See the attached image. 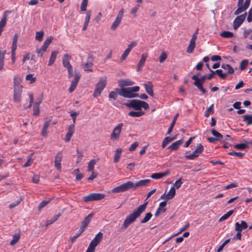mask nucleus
<instances>
[{
	"label": "nucleus",
	"instance_id": "obj_1",
	"mask_svg": "<svg viewBox=\"0 0 252 252\" xmlns=\"http://www.w3.org/2000/svg\"><path fill=\"white\" fill-rule=\"evenodd\" d=\"M147 204L148 202H146L143 204L140 205L137 209H135L132 213L127 216L121 226V229H125L127 228L132 223L135 221L145 211Z\"/></svg>",
	"mask_w": 252,
	"mask_h": 252
},
{
	"label": "nucleus",
	"instance_id": "obj_2",
	"mask_svg": "<svg viewBox=\"0 0 252 252\" xmlns=\"http://www.w3.org/2000/svg\"><path fill=\"white\" fill-rule=\"evenodd\" d=\"M139 86L126 87V88L117 89L116 92L120 95L126 98H134L139 96V94L135 93L139 91Z\"/></svg>",
	"mask_w": 252,
	"mask_h": 252
},
{
	"label": "nucleus",
	"instance_id": "obj_3",
	"mask_svg": "<svg viewBox=\"0 0 252 252\" xmlns=\"http://www.w3.org/2000/svg\"><path fill=\"white\" fill-rule=\"evenodd\" d=\"M103 234L101 232H99L91 242L87 250L90 252H94L96 247L100 243L103 239Z\"/></svg>",
	"mask_w": 252,
	"mask_h": 252
},
{
	"label": "nucleus",
	"instance_id": "obj_4",
	"mask_svg": "<svg viewBox=\"0 0 252 252\" xmlns=\"http://www.w3.org/2000/svg\"><path fill=\"white\" fill-rule=\"evenodd\" d=\"M106 85V78H101L98 82L96 84L94 92L93 93V96L96 97L99 96L103 90L105 88Z\"/></svg>",
	"mask_w": 252,
	"mask_h": 252
},
{
	"label": "nucleus",
	"instance_id": "obj_5",
	"mask_svg": "<svg viewBox=\"0 0 252 252\" xmlns=\"http://www.w3.org/2000/svg\"><path fill=\"white\" fill-rule=\"evenodd\" d=\"M105 194L100 193H92L88 195L85 196L83 200L85 202L92 201L100 200L105 197Z\"/></svg>",
	"mask_w": 252,
	"mask_h": 252
},
{
	"label": "nucleus",
	"instance_id": "obj_6",
	"mask_svg": "<svg viewBox=\"0 0 252 252\" xmlns=\"http://www.w3.org/2000/svg\"><path fill=\"white\" fill-rule=\"evenodd\" d=\"M204 148L202 145L199 144L192 154L189 155H186L185 158L187 159H194L195 158L199 156V154L204 151Z\"/></svg>",
	"mask_w": 252,
	"mask_h": 252
},
{
	"label": "nucleus",
	"instance_id": "obj_7",
	"mask_svg": "<svg viewBox=\"0 0 252 252\" xmlns=\"http://www.w3.org/2000/svg\"><path fill=\"white\" fill-rule=\"evenodd\" d=\"M141 100L138 99H132L128 100V103H124V104L128 108H132L135 110L141 111L140 103Z\"/></svg>",
	"mask_w": 252,
	"mask_h": 252
},
{
	"label": "nucleus",
	"instance_id": "obj_8",
	"mask_svg": "<svg viewBox=\"0 0 252 252\" xmlns=\"http://www.w3.org/2000/svg\"><path fill=\"white\" fill-rule=\"evenodd\" d=\"M247 14V12H245L244 14L237 16L234 19L233 24V27L234 30H237L243 23L246 19Z\"/></svg>",
	"mask_w": 252,
	"mask_h": 252
},
{
	"label": "nucleus",
	"instance_id": "obj_9",
	"mask_svg": "<svg viewBox=\"0 0 252 252\" xmlns=\"http://www.w3.org/2000/svg\"><path fill=\"white\" fill-rule=\"evenodd\" d=\"M123 126V123H120L114 128L111 134V139L113 140H117L119 138V135L121 131Z\"/></svg>",
	"mask_w": 252,
	"mask_h": 252
},
{
	"label": "nucleus",
	"instance_id": "obj_10",
	"mask_svg": "<svg viewBox=\"0 0 252 252\" xmlns=\"http://www.w3.org/2000/svg\"><path fill=\"white\" fill-rule=\"evenodd\" d=\"M63 158V154L62 151H59L55 157V167L58 170H61L62 168L61 162Z\"/></svg>",
	"mask_w": 252,
	"mask_h": 252
},
{
	"label": "nucleus",
	"instance_id": "obj_11",
	"mask_svg": "<svg viewBox=\"0 0 252 252\" xmlns=\"http://www.w3.org/2000/svg\"><path fill=\"white\" fill-rule=\"evenodd\" d=\"M23 88H14L13 100L15 102H19L21 100V94L22 93Z\"/></svg>",
	"mask_w": 252,
	"mask_h": 252
},
{
	"label": "nucleus",
	"instance_id": "obj_12",
	"mask_svg": "<svg viewBox=\"0 0 252 252\" xmlns=\"http://www.w3.org/2000/svg\"><path fill=\"white\" fill-rule=\"evenodd\" d=\"M74 129L75 125L74 124L69 125L64 138L65 142H68L70 140V139L74 132Z\"/></svg>",
	"mask_w": 252,
	"mask_h": 252
},
{
	"label": "nucleus",
	"instance_id": "obj_13",
	"mask_svg": "<svg viewBox=\"0 0 252 252\" xmlns=\"http://www.w3.org/2000/svg\"><path fill=\"white\" fill-rule=\"evenodd\" d=\"M9 11H5L4 12L2 18L0 21V35H1L2 32L3 31V28L5 26L7 23V13H9Z\"/></svg>",
	"mask_w": 252,
	"mask_h": 252
},
{
	"label": "nucleus",
	"instance_id": "obj_14",
	"mask_svg": "<svg viewBox=\"0 0 252 252\" xmlns=\"http://www.w3.org/2000/svg\"><path fill=\"white\" fill-rule=\"evenodd\" d=\"M143 86H144L146 93L151 96L153 97L154 93L153 89V85L152 82L149 81L147 83L144 84Z\"/></svg>",
	"mask_w": 252,
	"mask_h": 252
},
{
	"label": "nucleus",
	"instance_id": "obj_15",
	"mask_svg": "<svg viewBox=\"0 0 252 252\" xmlns=\"http://www.w3.org/2000/svg\"><path fill=\"white\" fill-rule=\"evenodd\" d=\"M94 58L92 55H89L87 59V62L85 64L86 71H93V63Z\"/></svg>",
	"mask_w": 252,
	"mask_h": 252
},
{
	"label": "nucleus",
	"instance_id": "obj_16",
	"mask_svg": "<svg viewBox=\"0 0 252 252\" xmlns=\"http://www.w3.org/2000/svg\"><path fill=\"white\" fill-rule=\"evenodd\" d=\"M119 86L121 88H126L125 86H131L134 82L128 79L120 80L118 82Z\"/></svg>",
	"mask_w": 252,
	"mask_h": 252
},
{
	"label": "nucleus",
	"instance_id": "obj_17",
	"mask_svg": "<svg viewBox=\"0 0 252 252\" xmlns=\"http://www.w3.org/2000/svg\"><path fill=\"white\" fill-rule=\"evenodd\" d=\"M71 59V56L68 54H65L63 55V64L64 67L68 68L72 66L69 62Z\"/></svg>",
	"mask_w": 252,
	"mask_h": 252
},
{
	"label": "nucleus",
	"instance_id": "obj_18",
	"mask_svg": "<svg viewBox=\"0 0 252 252\" xmlns=\"http://www.w3.org/2000/svg\"><path fill=\"white\" fill-rule=\"evenodd\" d=\"M248 227L247 223L244 220L241 221V223L236 222L235 224V230L242 231L243 230Z\"/></svg>",
	"mask_w": 252,
	"mask_h": 252
},
{
	"label": "nucleus",
	"instance_id": "obj_19",
	"mask_svg": "<svg viewBox=\"0 0 252 252\" xmlns=\"http://www.w3.org/2000/svg\"><path fill=\"white\" fill-rule=\"evenodd\" d=\"M93 216V213H91V214H89L82 221V222L81 223V228L85 230V229L87 228L88 225L90 223L91 220H92Z\"/></svg>",
	"mask_w": 252,
	"mask_h": 252
},
{
	"label": "nucleus",
	"instance_id": "obj_20",
	"mask_svg": "<svg viewBox=\"0 0 252 252\" xmlns=\"http://www.w3.org/2000/svg\"><path fill=\"white\" fill-rule=\"evenodd\" d=\"M147 57L148 55L147 54H143L142 55L141 59L137 65V70L138 71H141L142 70V68L145 64V63Z\"/></svg>",
	"mask_w": 252,
	"mask_h": 252
},
{
	"label": "nucleus",
	"instance_id": "obj_21",
	"mask_svg": "<svg viewBox=\"0 0 252 252\" xmlns=\"http://www.w3.org/2000/svg\"><path fill=\"white\" fill-rule=\"evenodd\" d=\"M183 139H180L176 141L174 143H172L170 146H169L167 149L172 150H177L179 149V147L183 144Z\"/></svg>",
	"mask_w": 252,
	"mask_h": 252
},
{
	"label": "nucleus",
	"instance_id": "obj_22",
	"mask_svg": "<svg viewBox=\"0 0 252 252\" xmlns=\"http://www.w3.org/2000/svg\"><path fill=\"white\" fill-rule=\"evenodd\" d=\"M121 185L124 192L127 191L130 189H135L134 183L131 181H128Z\"/></svg>",
	"mask_w": 252,
	"mask_h": 252
},
{
	"label": "nucleus",
	"instance_id": "obj_23",
	"mask_svg": "<svg viewBox=\"0 0 252 252\" xmlns=\"http://www.w3.org/2000/svg\"><path fill=\"white\" fill-rule=\"evenodd\" d=\"M151 180L150 179L142 180L134 184V189H136L138 187L147 186L148 184L150 183Z\"/></svg>",
	"mask_w": 252,
	"mask_h": 252
},
{
	"label": "nucleus",
	"instance_id": "obj_24",
	"mask_svg": "<svg viewBox=\"0 0 252 252\" xmlns=\"http://www.w3.org/2000/svg\"><path fill=\"white\" fill-rule=\"evenodd\" d=\"M169 174V172L167 171L165 172H158L152 174L151 177L154 179H159L164 176H167Z\"/></svg>",
	"mask_w": 252,
	"mask_h": 252
},
{
	"label": "nucleus",
	"instance_id": "obj_25",
	"mask_svg": "<svg viewBox=\"0 0 252 252\" xmlns=\"http://www.w3.org/2000/svg\"><path fill=\"white\" fill-rule=\"evenodd\" d=\"M58 52L57 51H53L51 52V56L48 63V66H51L55 62Z\"/></svg>",
	"mask_w": 252,
	"mask_h": 252
},
{
	"label": "nucleus",
	"instance_id": "obj_26",
	"mask_svg": "<svg viewBox=\"0 0 252 252\" xmlns=\"http://www.w3.org/2000/svg\"><path fill=\"white\" fill-rule=\"evenodd\" d=\"M207 75L202 76L200 78L197 77V76H192L191 79L195 81L194 82H198L202 85L205 83V80L207 79Z\"/></svg>",
	"mask_w": 252,
	"mask_h": 252
},
{
	"label": "nucleus",
	"instance_id": "obj_27",
	"mask_svg": "<svg viewBox=\"0 0 252 252\" xmlns=\"http://www.w3.org/2000/svg\"><path fill=\"white\" fill-rule=\"evenodd\" d=\"M122 152V149L121 148H118L116 149L115 154L114 157V162L117 163L120 160V158L121 156Z\"/></svg>",
	"mask_w": 252,
	"mask_h": 252
},
{
	"label": "nucleus",
	"instance_id": "obj_28",
	"mask_svg": "<svg viewBox=\"0 0 252 252\" xmlns=\"http://www.w3.org/2000/svg\"><path fill=\"white\" fill-rule=\"evenodd\" d=\"M178 117V114H176L175 116L174 117V118L172 121V122L170 124V126L167 130V135H169L171 133V132L173 130V128L175 126V124L176 123V122Z\"/></svg>",
	"mask_w": 252,
	"mask_h": 252
},
{
	"label": "nucleus",
	"instance_id": "obj_29",
	"mask_svg": "<svg viewBox=\"0 0 252 252\" xmlns=\"http://www.w3.org/2000/svg\"><path fill=\"white\" fill-rule=\"evenodd\" d=\"M243 121L246 123L248 126L252 125V115H245L242 116Z\"/></svg>",
	"mask_w": 252,
	"mask_h": 252
},
{
	"label": "nucleus",
	"instance_id": "obj_30",
	"mask_svg": "<svg viewBox=\"0 0 252 252\" xmlns=\"http://www.w3.org/2000/svg\"><path fill=\"white\" fill-rule=\"evenodd\" d=\"M53 40V37L50 36L47 38L43 43V44L41 46V48L43 51H46L47 48H48L49 44L51 43Z\"/></svg>",
	"mask_w": 252,
	"mask_h": 252
},
{
	"label": "nucleus",
	"instance_id": "obj_31",
	"mask_svg": "<svg viewBox=\"0 0 252 252\" xmlns=\"http://www.w3.org/2000/svg\"><path fill=\"white\" fill-rule=\"evenodd\" d=\"M145 114V112L143 111H132L128 113V116L133 117H139Z\"/></svg>",
	"mask_w": 252,
	"mask_h": 252
},
{
	"label": "nucleus",
	"instance_id": "obj_32",
	"mask_svg": "<svg viewBox=\"0 0 252 252\" xmlns=\"http://www.w3.org/2000/svg\"><path fill=\"white\" fill-rule=\"evenodd\" d=\"M5 51H0V70L3 69Z\"/></svg>",
	"mask_w": 252,
	"mask_h": 252
},
{
	"label": "nucleus",
	"instance_id": "obj_33",
	"mask_svg": "<svg viewBox=\"0 0 252 252\" xmlns=\"http://www.w3.org/2000/svg\"><path fill=\"white\" fill-rule=\"evenodd\" d=\"M211 133L213 136H215V138L216 139L217 141H220L223 138V135L215 129L211 130Z\"/></svg>",
	"mask_w": 252,
	"mask_h": 252
},
{
	"label": "nucleus",
	"instance_id": "obj_34",
	"mask_svg": "<svg viewBox=\"0 0 252 252\" xmlns=\"http://www.w3.org/2000/svg\"><path fill=\"white\" fill-rule=\"evenodd\" d=\"M195 47V41L190 39L189 46L188 47L187 49V52L188 53H191L193 52L194 49Z\"/></svg>",
	"mask_w": 252,
	"mask_h": 252
},
{
	"label": "nucleus",
	"instance_id": "obj_35",
	"mask_svg": "<svg viewBox=\"0 0 252 252\" xmlns=\"http://www.w3.org/2000/svg\"><path fill=\"white\" fill-rule=\"evenodd\" d=\"M175 139H176L175 137H173L172 138H171L170 137H165L162 143V144H161L162 148H164L168 143H169L171 141H173Z\"/></svg>",
	"mask_w": 252,
	"mask_h": 252
},
{
	"label": "nucleus",
	"instance_id": "obj_36",
	"mask_svg": "<svg viewBox=\"0 0 252 252\" xmlns=\"http://www.w3.org/2000/svg\"><path fill=\"white\" fill-rule=\"evenodd\" d=\"M61 214L59 213L57 215H55L53 218H52L50 220H48L46 221V226H48L49 225H50L52 223H53L54 222H55L56 220H58V219L59 218V217L61 216Z\"/></svg>",
	"mask_w": 252,
	"mask_h": 252
},
{
	"label": "nucleus",
	"instance_id": "obj_37",
	"mask_svg": "<svg viewBox=\"0 0 252 252\" xmlns=\"http://www.w3.org/2000/svg\"><path fill=\"white\" fill-rule=\"evenodd\" d=\"M234 148L238 150H245L249 148V145H248L247 142L246 141L244 143H240L235 145Z\"/></svg>",
	"mask_w": 252,
	"mask_h": 252
},
{
	"label": "nucleus",
	"instance_id": "obj_38",
	"mask_svg": "<svg viewBox=\"0 0 252 252\" xmlns=\"http://www.w3.org/2000/svg\"><path fill=\"white\" fill-rule=\"evenodd\" d=\"M20 236H21V235H20V234H19V233L15 234L13 236L12 240L10 242V245L11 246L15 245L19 240V239L20 238Z\"/></svg>",
	"mask_w": 252,
	"mask_h": 252
},
{
	"label": "nucleus",
	"instance_id": "obj_39",
	"mask_svg": "<svg viewBox=\"0 0 252 252\" xmlns=\"http://www.w3.org/2000/svg\"><path fill=\"white\" fill-rule=\"evenodd\" d=\"M18 39V35L17 33H15L14 35L13 39L11 50H16Z\"/></svg>",
	"mask_w": 252,
	"mask_h": 252
},
{
	"label": "nucleus",
	"instance_id": "obj_40",
	"mask_svg": "<svg viewBox=\"0 0 252 252\" xmlns=\"http://www.w3.org/2000/svg\"><path fill=\"white\" fill-rule=\"evenodd\" d=\"M220 36L223 38H231L233 36V33L229 31H223L220 33Z\"/></svg>",
	"mask_w": 252,
	"mask_h": 252
},
{
	"label": "nucleus",
	"instance_id": "obj_41",
	"mask_svg": "<svg viewBox=\"0 0 252 252\" xmlns=\"http://www.w3.org/2000/svg\"><path fill=\"white\" fill-rule=\"evenodd\" d=\"M81 78V75L79 73H75L74 75V79L71 81V85L77 87V84L80 80Z\"/></svg>",
	"mask_w": 252,
	"mask_h": 252
},
{
	"label": "nucleus",
	"instance_id": "obj_42",
	"mask_svg": "<svg viewBox=\"0 0 252 252\" xmlns=\"http://www.w3.org/2000/svg\"><path fill=\"white\" fill-rule=\"evenodd\" d=\"M21 81V78L19 77H15L14 78V88H23L22 86L20 85V82Z\"/></svg>",
	"mask_w": 252,
	"mask_h": 252
},
{
	"label": "nucleus",
	"instance_id": "obj_43",
	"mask_svg": "<svg viewBox=\"0 0 252 252\" xmlns=\"http://www.w3.org/2000/svg\"><path fill=\"white\" fill-rule=\"evenodd\" d=\"M153 216V215L151 213H147L146 214L144 218L140 220L141 223H144L147 222L151 220Z\"/></svg>",
	"mask_w": 252,
	"mask_h": 252
},
{
	"label": "nucleus",
	"instance_id": "obj_44",
	"mask_svg": "<svg viewBox=\"0 0 252 252\" xmlns=\"http://www.w3.org/2000/svg\"><path fill=\"white\" fill-rule=\"evenodd\" d=\"M96 163L95 159H92L90 161L88 166V171L89 172H94V165Z\"/></svg>",
	"mask_w": 252,
	"mask_h": 252
},
{
	"label": "nucleus",
	"instance_id": "obj_45",
	"mask_svg": "<svg viewBox=\"0 0 252 252\" xmlns=\"http://www.w3.org/2000/svg\"><path fill=\"white\" fill-rule=\"evenodd\" d=\"M44 34V32L42 30L37 32L35 34V39L38 41H41L43 39Z\"/></svg>",
	"mask_w": 252,
	"mask_h": 252
},
{
	"label": "nucleus",
	"instance_id": "obj_46",
	"mask_svg": "<svg viewBox=\"0 0 252 252\" xmlns=\"http://www.w3.org/2000/svg\"><path fill=\"white\" fill-rule=\"evenodd\" d=\"M121 19H119V18H116L115 21L113 23L111 27V29L112 31H115L117 29V28L118 27V26L120 25L121 22Z\"/></svg>",
	"mask_w": 252,
	"mask_h": 252
},
{
	"label": "nucleus",
	"instance_id": "obj_47",
	"mask_svg": "<svg viewBox=\"0 0 252 252\" xmlns=\"http://www.w3.org/2000/svg\"><path fill=\"white\" fill-rule=\"evenodd\" d=\"M234 212V211L230 210L228 211L227 213L223 215L219 220V221H222L226 219H227Z\"/></svg>",
	"mask_w": 252,
	"mask_h": 252
},
{
	"label": "nucleus",
	"instance_id": "obj_48",
	"mask_svg": "<svg viewBox=\"0 0 252 252\" xmlns=\"http://www.w3.org/2000/svg\"><path fill=\"white\" fill-rule=\"evenodd\" d=\"M85 231L84 229H82V228H80L79 230H78V232L74 236L71 238V241L72 243H74L76 239Z\"/></svg>",
	"mask_w": 252,
	"mask_h": 252
},
{
	"label": "nucleus",
	"instance_id": "obj_49",
	"mask_svg": "<svg viewBox=\"0 0 252 252\" xmlns=\"http://www.w3.org/2000/svg\"><path fill=\"white\" fill-rule=\"evenodd\" d=\"M216 74L219 76V77L222 79H225L227 75V73H224L222 72L221 69H217L215 71Z\"/></svg>",
	"mask_w": 252,
	"mask_h": 252
},
{
	"label": "nucleus",
	"instance_id": "obj_50",
	"mask_svg": "<svg viewBox=\"0 0 252 252\" xmlns=\"http://www.w3.org/2000/svg\"><path fill=\"white\" fill-rule=\"evenodd\" d=\"M189 227V223L188 222L185 226H184L182 228H181L180 231L175 234H174L173 236H172L171 237H170L168 240H167L166 241H168L170 238H171L173 237H174L175 236H177L181 232L186 230Z\"/></svg>",
	"mask_w": 252,
	"mask_h": 252
},
{
	"label": "nucleus",
	"instance_id": "obj_51",
	"mask_svg": "<svg viewBox=\"0 0 252 252\" xmlns=\"http://www.w3.org/2000/svg\"><path fill=\"white\" fill-rule=\"evenodd\" d=\"M193 85L197 87L198 90L203 94H205L207 92L206 90L203 88V85L198 83V82H193Z\"/></svg>",
	"mask_w": 252,
	"mask_h": 252
},
{
	"label": "nucleus",
	"instance_id": "obj_52",
	"mask_svg": "<svg viewBox=\"0 0 252 252\" xmlns=\"http://www.w3.org/2000/svg\"><path fill=\"white\" fill-rule=\"evenodd\" d=\"M33 76V74H29L27 75L26 77V79L27 81H30L31 84L34 83L36 80V78L35 77H34Z\"/></svg>",
	"mask_w": 252,
	"mask_h": 252
},
{
	"label": "nucleus",
	"instance_id": "obj_53",
	"mask_svg": "<svg viewBox=\"0 0 252 252\" xmlns=\"http://www.w3.org/2000/svg\"><path fill=\"white\" fill-rule=\"evenodd\" d=\"M249 63V61L248 60H243L240 63V68L241 70H244L247 67Z\"/></svg>",
	"mask_w": 252,
	"mask_h": 252
},
{
	"label": "nucleus",
	"instance_id": "obj_54",
	"mask_svg": "<svg viewBox=\"0 0 252 252\" xmlns=\"http://www.w3.org/2000/svg\"><path fill=\"white\" fill-rule=\"evenodd\" d=\"M238 7L237 9L234 12V15H238L247 9L244 6H238Z\"/></svg>",
	"mask_w": 252,
	"mask_h": 252
},
{
	"label": "nucleus",
	"instance_id": "obj_55",
	"mask_svg": "<svg viewBox=\"0 0 252 252\" xmlns=\"http://www.w3.org/2000/svg\"><path fill=\"white\" fill-rule=\"evenodd\" d=\"M214 107V104H212L210 106H209L207 110L204 112V116L206 117H208L210 115V113H214L213 110Z\"/></svg>",
	"mask_w": 252,
	"mask_h": 252
},
{
	"label": "nucleus",
	"instance_id": "obj_56",
	"mask_svg": "<svg viewBox=\"0 0 252 252\" xmlns=\"http://www.w3.org/2000/svg\"><path fill=\"white\" fill-rule=\"evenodd\" d=\"M77 153V160H76V163L78 164L80 163L82 159V157L83 156V154L82 152L79 151L78 149L76 151Z\"/></svg>",
	"mask_w": 252,
	"mask_h": 252
},
{
	"label": "nucleus",
	"instance_id": "obj_57",
	"mask_svg": "<svg viewBox=\"0 0 252 252\" xmlns=\"http://www.w3.org/2000/svg\"><path fill=\"white\" fill-rule=\"evenodd\" d=\"M228 155L231 156H235L239 158H242L244 156L245 153H243L241 152H236L234 151H233L232 152L228 153Z\"/></svg>",
	"mask_w": 252,
	"mask_h": 252
},
{
	"label": "nucleus",
	"instance_id": "obj_58",
	"mask_svg": "<svg viewBox=\"0 0 252 252\" xmlns=\"http://www.w3.org/2000/svg\"><path fill=\"white\" fill-rule=\"evenodd\" d=\"M88 3V0H82L81 5V10L82 11H86V7L87 6Z\"/></svg>",
	"mask_w": 252,
	"mask_h": 252
},
{
	"label": "nucleus",
	"instance_id": "obj_59",
	"mask_svg": "<svg viewBox=\"0 0 252 252\" xmlns=\"http://www.w3.org/2000/svg\"><path fill=\"white\" fill-rule=\"evenodd\" d=\"M166 58L167 54L164 51H163L162 52H161L159 57V61L160 63H162L166 59Z\"/></svg>",
	"mask_w": 252,
	"mask_h": 252
},
{
	"label": "nucleus",
	"instance_id": "obj_60",
	"mask_svg": "<svg viewBox=\"0 0 252 252\" xmlns=\"http://www.w3.org/2000/svg\"><path fill=\"white\" fill-rule=\"evenodd\" d=\"M167 194H169L171 198L172 199L176 194V190L175 187H172Z\"/></svg>",
	"mask_w": 252,
	"mask_h": 252
},
{
	"label": "nucleus",
	"instance_id": "obj_61",
	"mask_svg": "<svg viewBox=\"0 0 252 252\" xmlns=\"http://www.w3.org/2000/svg\"><path fill=\"white\" fill-rule=\"evenodd\" d=\"M112 192L113 193H119V192H123V189L122 187V185L118 186L117 187L114 188L112 189Z\"/></svg>",
	"mask_w": 252,
	"mask_h": 252
},
{
	"label": "nucleus",
	"instance_id": "obj_62",
	"mask_svg": "<svg viewBox=\"0 0 252 252\" xmlns=\"http://www.w3.org/2000/svg\"><path fill=\"white\" fill-rule=\"evenodd\" d=\"M129 53H130V51H129V49H126V50L124 51V52L123 53V54L121 58V61H123L125 60Z\"/></svg>",
	"mask_w": 252,
	"mask_h": 252
},
{
	"label": "nucleus",
	"instance_id": "obj_63",
	"mask_svg": "<svg viewBox=\"0 0 252 252\" xmlns=\"http://www.w3.org/2000/svg\"><path fill=\"white\" fill-rule=\"evenodd\" d=\"M50 200H43L41 202L38 206V209L40 210L47 205Z\"/></svg>",
	"mask_w": 252,
	"mask_h": 252
},
{
	"label": "nucleus",
	"instance_id": "obj_64",
	"mask_svg": "<svg viewBox=\"0 0 252 252\" xmlns=\"http://www.w3.org/2000/svg\"><path fill=\"white\" fill-rule=\"evenodd\" d=\"M247 21L249 23L252 22V7L250 9L249 11L248 16L247 17Z\"/></svg>",
	"mask_w": 252,
	"mask_h": 252
}]
</instances>
